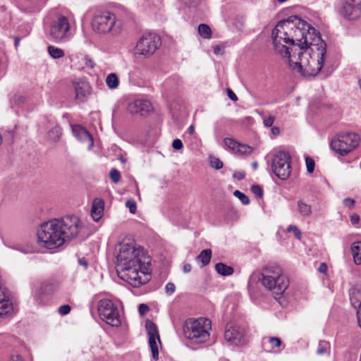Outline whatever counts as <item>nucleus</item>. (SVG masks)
<instances>
[{
	"label": "nucleus",
	"instance_id": "nucleus-1",
	"mask_svg": "<svg viewBox=\"0 0 361 361\" xmlns=\"http://www.w3.org/2000/svg\"><path fill=\"white\" fill-rule=\"evenodd\" d=\"M273 44L276 54L290 57L312 45L320 33L297 16L280 20L272 30Z\"/></svg>",
	"mask_w": 361,
	"mask_h": 361
},
{
	"label": "nucleus",
	"instance_id": "nucleus-2",
	"mask_svg": "<svg viewBox=\"0 0 361 361\" xmlns=\"http://www.w3.org/2000/svg\"><path fill=\"white\" fill-rule=\"evenodd\" d=\"M119 277L133 287L147 283L150 277V259L135 243H121L116 255Z\"/></svg>",
	"mask_w": 361,
	"mask_h": 361
},
{
	"label": "nucleus",
	"instance_id": "nucleus-3",
	"mask_svg": "<svg viewBox=\"0 0 361 361\" xmlns=\"http://www.w3.org/2000/svg\"><path fill=\"white\" fill-rule=\"evenodd\" d=\"M80 228V221L75 216L54 219L42 224L37 230L38 243L47 249L63 245L75 238Z\"/></svg>",
	"mask_w": 361,
	"mask_h": 361
},
{
	"label": "nucleus",
	"instance_id": "nucleus-4",
	"mask_svg": "<svg viewBox=\"0 0 361 361\" xmlns=\"http://www.w3.org/2000/svg\"><path fill=\"white\" fill-rule=\"evenodd\" d=\"M326 54V44L321 37H316L313 44L286 57L289 66L302 75H317L324 67V58Z\"/></svg>",
	"mask_w": 361,
	"mask_h": 361
},
{
	"label": "nucleus",
	"instance_id": "nucleus-5",
	"mask_svg": "<svg viewBox=\"0 0 361 361\" xmlns=\"http://www.w3.org/2000/svg\"><path fill=\"white\" fill-rule=\"evenodd\" d=\"M258 281H260L276 299L277 297L280 298L289 286V280L283 269L276 264H269L261 271H255L250 275L247 283L250 292L254 288V284Z\"/></svg>",
	"mask_w": 361,
	"mask_h": 361
},
{
	"label": "nucleus",
	"instance_id": "nucleus-6",
	"mask_svg": "<svg viewBox=\"0 0 361 361\" xmlns=\"http://www.w3.org/2000/svg\"><path fill=\"white\" fill-rule=\"evenodd\" d=\"M212 322L210 319L200 317L197 319H188L183 324V334L186 338L194 343L207 341L210 336Z\"/></svg>",
	"mask_w": 361,
	"mask_h": 361
},
{
	"label": "nucleus",
	"instance_id": "nucleus-7",
	"mask_svg": "<svg viewBox=\"0 0 361 361\" xmlns=\"http://www.w3.org/2000/svg\"><path fill=\"white\" fill-rule=\"evenodd\" d=\"M360 143L358 134L352 132L342 133L333 138L330 146L338 154L344 157L355 149Z\"/></svg>",
	"mask_w": 361,
	"mask_h": 361
},
{
	"label": "nucleus",
	"instance_id": "nucleus-8",
	"mask_svg": "<svg viewBox=\"0 0 361 361\" xmlns=\"http://www.w3.org/2000/svg\"><path fill=\"white\" fill-rule=\"evenodd\" d=\"M160 37L154 33H145L137 42L135 52L136 54L149 58L161 46Z\"/></svg>",
	"mask_w": 361,
	"mask_h": 361
},
{
	"label": "nucleus",
	"instance_id": "nucleus-9",
	"mask_svg": "<svg viewBox=\"0 0 361 361\" xmlns=\"http://www.w3.org/2000/svg\"><path fill=\"white\" fill-rule=\"evenodd\" d=\"M290 163L291 157L289 152L283 150L276 152L271 164L274 173L281 180L288 179L291 172Z\"/></svg>",
	"mask_w": 361,
	"mask_h": 361
},
{
	"label": "nucleus",
	"instance_id": "nucleus-10",
	"mask_svg": "<svg viewBox=\"0 0 361 361\" xmlns=\"http://www.w3.org/2000/svg\"><path fill=\"white\" fill-rule=\"evenodd\" d=\"M97 311L99 317L112 326L121 325V319L117 307L109 299H102L98 302Z\"/></svg>",
	"mask_w": 361,
	"mask_h": 361
},
{
	"label": "nucleus",
	"instance_id": "nucleus-11",
	"mask_svg": "<svg viewBox=\"0 0 361 361\" xmlns=\"http://www.w3.org/2000/svg\"><path fill=\"white\" fill-rule=\"evenodd\" d=\"M116 23V16L109 11L96 13L92 20V26L98 33H106L111 30Z\"/></svg>",
	"mask_w": 361,
	"mask_h": 361
},
{
	"label": "nucleus",
	"instance_id": "nucleus-12",
	"mask_svg": "<svg viewBox=\"0 0 361 361\" xmlns=\"http://www.w3.org/2000/svg\"><path fill=\"white\" fill-rule=\"evenodd\" d=\"M339 14L348 20H355L361 16V0H342Z\"/></svg>",
	"mask_w": 361,
	"mask_h": 361
},
{
	"label": "nucleus",
	"instance_id": "nucleus-13",
	"mask_svg": "<svg viewBox=\"0 0 361 361\" xmlns=\"http://www.w3.org/2000/svg\"><path fill=\"white\" fill-rule=\"evenodd\" d=\"M69 29L70 24L68 18L63 16H59L51 24L50 35L54 39L60 41L68 37Z\"/></svg>",
	"mask_w": 361,
	"mask_h": 361
},
{
	"label": "nucleus",
	"instance_id": "nucleus-14",
	"mask_svg": "<svg viewBox=\"0 0 361 361\" xmlns=\"http://www.w3.org/2000/svg\"><path fill=\"white\" fill-rule=\"evenodd\" d=\"M224 338L228 343L235 346H240L245 343L244 331L231 324L226 325Z\"/></svg>",
	"mask_w": 361,
	"mask_h": 361
},
{
	"label": "nucleus",
	"instance_id": "nucleus-15",
	"mask_svg": "<svg viewBox=\"0 0 361 361\" xmlns=\"http://www.w3.org/2000/svg\"><path fill=\"white\" fill-rule=\"evenodd\" d=\"M146 329L149 336V345L151 348L152 355L154 360L159 359V349L157 342L160 343L159 335L157 325L152 321L146 322Z\"/></svg>",
	"mask_w": 361,
	"mask_h": 361
},
{
	"label": "nucleus",
	"instance_id": "nucleus-16",
	"mask_svg": "<svg viewBox=\"0 0 361 361\" xmlns=\"http://www.w3.org/2000/svg\"><path fill=\"white\" fill-rule=\"evenodd\" d=\"M73 85L75 93V102L77 104L85 102L91 94V87L90 84L85 81H77L74 82Z\"/></svg>",
	"mask_w": 361,
	"mask_h": 361
},
{
	"label": "nucleus",
	"instance_id": "nucleus-17",
	"mask_svg": "<svg viewBox=\"0 0 361 361\" xmlns=\"http://www.w3.org/2000/svg\"><path fill=\"white\" fill-rule=\"evenodd\" d=\"M128 111L132 114L146 116L152 110V104L147 99H136L128 105Z\"/></svg>",
	"mask_w": 361,
	"mask_h": 361
},
{
	"label": "nucleus",
	"instance_id": "nucleus-18",
	"mask_svg": "<svg viewBox=\"0 0 361 361\" xmlns=\"http://www.w3.org/2000/svg\"><path fill=\"white\" fill-rule=\"evenodd\" d=\"M72 132L74 136L80 142L87 143L89 149L94 145V140L90 133L80 125H73L71 126Z\"/></svg>",
	"mask_w": 361,
	"mask_h": 361
},
{
	"label": "nucleus",
	"instance_id": "nucleus-19",
	"mask_svg": "<svg viewBox=\"0 0 361 361\" xmlns=\"http://www.w3.org/2000/svg\"><path fill=\"white\" fill-rule=\"evenodd\" d=\"M224 143L228 148L240 154H249L253 150V148L250 145L240 143L235 139L230 137H226L224 139Z\"/></svg>",
	"mask_w": 361,
	"mask_h": 361
},
{
	"label": "nucleus",
	"instance_id": "nucleus-20",
	"mask_svg": "<svg viewBox=\"0 0 361 361\" xmlns=\"http://www.w3.org/2000/svg\"><path fill=\"white\" fill-rule=\"evenodd\" d=\"M104 202L102 199L95 198L92 204L91 216L94 221H98L104 213Z\"/></svg>",
	"mask_w": 361,
	"mask_h": 361
},
{
	"label": "nucleus",
	"instance_id": "nucleus-21",
	"mask_svg": "<svg viewBox=\"0 0 361 361\" xmlns=\"http://www.w3.org/2000/svg\"><path fill=\"white\" fill-rule=\"evenodd\" d=\"M297 208L298 212L302 217L308 218L312 214L311 205L307 204L303 200H298L297 202Z\"/></svg>",
	"mask_w": 361,
	"mask_h": 361
},
{
	"label": "nucleus",
	"instance_id": "nucleus-22",
	"mask_svg": "<svg viewBox=\"0 0 361 361\" xmlns=\"http://www.w3.org/2000/svg\"><path fill=\"white\" fill-rule=\"evenodd\" d=\"M350 300L351 304L357 308L359 303L361 302V287H354L350 290Z\"/></svg>",
	"mask_w": 361,
	"mask_h": 361
},
{
	"label": "nucleus",
	"instance_id": "nucleus-23",
	"mask_svg": "<svg viewBox=\"0 0 361 361\" xmlns=\"http://www.w3.org/2000/svg\"><path fill=\"white\" fill-rule=\"evenodd\" d=\"M351 252L356 264H361V242L357 241L351 245Z\"/></svg>",
	"mask_w": 361,
	"mask_h": 361
},
{
	"label": "nucleus",
	"instance_id": "nucleus-24",
	"mask_svg": "<svg viewBox=\"0 0 361 361\" xmlns=\"http://www.w3.org/2000/svg\"><path fill=\"white\" fill-rule=\"evenodd\" d=\"M105 82L106 84V86L110 90H115L118 88L120 84L119 78L118 75L114 73H111L107 75Z\"/></svg>",
	"mask_w": 361,
	"mask_h": 361
},
{
	"label": "nucleus",
	"instance_id": "nucleus-25",
	"mask_svg": "<svg viewBox=\"0 0 361 361\" xmlns=\"http://www.w3.org/2000/svg\"><path fill=\"white\" fill-rule=\"evenodd\" d=\"M215 270L219 274L224 276H231L234 271L233 267L226 265L222 262L217 263L215 265Z\"/></svg>",
	"mask_w": 361,
	"mask_h": 361
},
{
	"label": "nucleus",
	"instance_id": "nucleus-26",
	"mask_svg": "<svg viewBox=\"0 0 361 361\" xmlns=\"http://www.w3.org/2000/svg\"><path fill=\"white\" fill-rule=\"evenodd\" d=\"M212 253V252L210 249L203 250L197 257V259L202 262L203 266H207L210 262Z\"/></svg>",
	"mask_w": 361,
	"mask_h": 361
},
{
	"label": "nucleus",
	"instance_id": "nucleus-27",
	"mask_svg": "<svg viewBox=\"0 0 361 361\" xmlns=\"http://www.w3.org/2000/svg\"><path fill=\"white\" fill-rule=\"evenodd\" d=\"M47 50L51 57L54 59H61L65 55V52L62 49L58 48L54 46H49Z\"/></svg>",
	"mask_w": 361,
	"mask_h": 361
},
{
	"label": "nucleus",
	"instance_id": "nucleus-28",
	"mask_svg": "<svg viewBox=\"0 0 361 361\" xmlns=\"http://www.w3.org/2000/svg\"><path fill=\"white\" fill-rule=\"evenodd\" d=\"M11 247L16 249L17 250H19L21 252H23L25 254L32 253L35 250V247L32 244H30L29 243H25L24 245H19V244H15V245L11 246Z\"/></svg>",
	"mask_w": 361,
	"mask_h": 361
},
{
	"label": "nucleus",
	"instance_id": "nucleus-29",
	"mask_svg": "<svg viewBox=\"0 0 361 361\" xmlns=\"http://www.w3.org/2000/svg\"><path fill=\"white\" fill-rule=\"evenodd\" d=\"M330 353V344L326 341H320L318 344L317 350V354L319 355H323L325 354H329Z\"/></svg>",
	"mask_w": 361,
	"mask_h": 361
},
{
	"label": "nucleus",
	"instance_id": "nucleus-30",
	"mask_svg": "<svg viewBox=\"0 0 361 361\" xmlns=\"http://www.w3.org/2000/svg\"><path fill=\"white\" fill-rule=\"evenodd\" d=\"M62 130L59 126L52 128L48 133V137L50 140L56 142L60 139Z\"/></svg>",
	"mask_w": 361,
	"mask_h": 361
},
{
	"label": "nucleus",
	"instance_id": "nucleus-31",
	"mask_svg": "<svg viewBox=\"0 0 361 361\" xmlns=\"http://www.w3.org/2000/svg\"><path fill=\"white\" fill-rule=\"evenodd\" d=\"M198 32L204 38H211L212 30L211 28L206 24H200L198 26Z\"/></svg>",
	"mask_w": 361,
	"mask_h": 361
},
{
	"label": "nucleus",
	"instance_id": "nucleus-32",
	"mask_svg": "<svg viewBox=\"0 0 361 361\" xmlns=\"http://www.w3.org/2000/svg\"><path fill=\"white\" fill-rule=\"evenodd\" d=\"M45 290H46V286L42 284V285H41L40 288L37 290L35 291V293L34 294V298H35L36 302H37V304H39V305L44 304V300H43V298H42V295L44 294Z\"/></svg>",
	"mask_w": 361,
	"mask_h": 361
},
{
	"label": "nucleus",
	"instance_id": "nucleus-33",
	"mask_svg": "<svg viewBox=\"0 0 361 361\" xmlns=\"http://www.w3.org/2000/svg\"><path fill=\"white\" fill-rule=\"evenodd\" d=\"M233 195L238 197L243 204L247 205L250 203V200L248 197L243 193L242 192L236 190L234 191Z\"/></svg>",
	"mask_w": 361,
	"mask_h": 361
},
{
	"label": "nucleus",
	"instance_id": "nucleus-34",
	"mask_svg": "<svg viewBox=\"0 0 361 361\" xmlns=\"http://www.w3.org/2000/svg\"><path fill=\"white\" fill-rule=\"evenodd\" d=\"M209 160L211 166L215 169H221L223 167V162L219 158L210 157Z\"/></svg>",
	"mask_w": 361,
	"mask_h": 361
},
{
	"label": "nucleus",
	"instance_id": "nucleus-35",
	"mask_svg": "<svg viewBox=\"0 0 361 361\" xmlns=\"http://www.w3.org/2000/svg\"><path fill=\"white\" fill-rule=\"evenodd\" d=\"M287 231L293 232L294 236L298 240H300L302 237L301 231L296 226H294V225L288 226V227L287 228Z\"/></svg>",
	"mask_w": 361,
	"mask_h": 361
},
{
	"label": "nucleus",
	"instance_id": "nucleus-36",
	"mask_svg": "<svg viewBox=\"0 0 361 361\" xmlns=\"http://www.w3.org/2000/svg\"><path fill=\"white\" fill-rule=\"evenodd\" d=\"M305 164H306L307 172L310 173H312L314 170V166H315L314 161L312 158L307 157L305 158Z\"/></svg>",
	"mask_w": 361,
	"mask_h": 361
},
{
	"label": "nucleus",
	"instance_id": "nucleus-37",
	"mask_svg": "<svg viewBox=\"0 0 361 361\" xmlns=\"http://www.w3.org/2000/svg\"><path fill=\"white\" fill-rule=\"evenodd\" d=\"M111 180L116 183L120 180L121 173L116 169H112L109 173Z\"/></svg>",
	"mask_w": 361,
	"mask_h": 361
},
{
	"label": "nucleus",
	"instance_id": "nucleus-38",
	"mask_svg": "<svg viewBox=\"0 0 361 361\" xmlns=\"http://www.w3.org/2000/svg\"><path fill=\"white\" fill-rule=\"evenodd\" d=\"M251 191L257 198H261L263 196V190L259 185H252Z\"/></svg>",
	"mask_w": 361,
	"mask_h": 361
},
{
	"label": "nucleus",
	"instance_id": "nucleus-39",
	"mask_svg": "<svg viewBox=\"0 0 361 361\" xmlns=\"http://www.w3.org/2000/svg\"><path fill=\"white\" fill-rule=\"evenodd\" d=\"M126 206L129 209L131 214H135L137 210L136 202L134 200H129L126 202Z\"/></svg>",
	"mask_w": 361,
	"mask_h": 361
},
{
	"label": "nucleus",
	"instance_id": "nucleus-40",
	"mask_svg": "<svg viewBox=\"0 0 361 361\" xmlns=\"http://www.w3.org/2000/svg\"><path fill=\"white\" fill-rule=\"evenodd\" d=\"M269 342L271 345L272 348L279 347L281 345V341L278 337H270Z\"/></svg>",
	"mask_w": 361,
	"mask_h": 361
},
{
	"label": "nucleus",
	"instance_id": "nucleus-41",
	"mask_svg": "<svg viewBox=\"0 0 361 361\" xmlns=\"http://www.w3.org/2000/svg\"><path fill=\"white\" fill-rule=\"evenodd\" d=\"M275 121V116H269L263 118V123L266 127H271Z\"/></svg>",
	"mask_w": 361,
	"mask_h": 361
},
{
	"label": "nucleus",
	"instance_id": "nucleus-42",
	"mask_svg": "<svg viewBox=\"0 0 361 361\" xmlns=\"http://www.w3.org/2000/svg\"><path fill=\"white\" fill-rule=\"evenodd\" d=\"M71 311V307L68 305H63L59 307V312L61 315H66L68 314Z\"/></svg>",
	"mask_w": 361,
	"mask_h": 361
},
{
	"label": "nucleus",
	"instance_id": "nucleus-43",
	"mask_svg": "<svg viewBox=\"0 0 361 361\" xmlns=\"http://www.w3.org/2000/svg\"><path fill=\"white\" fill-rule=\"evenodd\" d=\"M166 293L172 295L176 290V286L173 283H168L165 286Z\"/></svg>",
	"mask_w": 361,
	"mask_h": 361
},
{
	"label": "nucleus",
	"instance_id": "nucleus-44",
	"mask_svg": "<svg viewBox=\"0 0 361 361\" xmlns=\"http://www.w3.org/2000/svg\"><path fill=\"white\" fill-rule=\"evenodd\" d=\"M355 204V201L350 198V197H346L343 200V204L350 209L353 208Z\"/></svg>",
	"mask_w": 361,
	"mask_h": 361
},
{
	"label": "nucleus",
	"instance_id": "nucleus-45",
	"mask_svg": "<svg viewBox=\"0 0 361 361\" xmlns=\"http://www.w3.org/2000/svg\"><path fill=\"white\" fill-rule=\"evenodd\" d=\"M172 147H173L175 149H182V148H183V145L182 141H181L180 139H175V140L173 141Z\"/></svg>",
	"mask_w": 361,
	"mask_h": 361
},
{
	"label": "nucleus",
	"instance_id": "nucleus-46",
	"mask_svg": "<svg viewBox=\"0 0 361 361\" xmlns=\"http://www.w3.org/2000/svg\"><path fill=\"white\" fill-rule=\"evenodd\" d=\"M138 310L140 315H145L149 310V308L146 304H140Z\"/></svg>",
	"mask_w": 361,
	"mask_h": 361
},
{
	"label": "nucleus",
	"instance_id": "nucleus-47",
	"mask_svg": "<svg viewBox=\"0 0 361 361\" xmlns=\"http://www.w3.org/2000/svg\"><path fill=\"white\" fill-rule=\"evenodd\" d=\"M227 95L229 97L230 99H231L233 102H236L238 100V97L236 94L233 92L232 90L230 88L226 89Z\"/></svg>",
	"mask_w": 361,
	"mask_h": 361
},
{
	"label": "nucleus",
	"instance_id": "nucleus-48",
	"mask_svg": "<svg viewBox=\"0 0 361 361\" xmlns=\"http://www.w3.org/2000/svg\"><path fill=\"white\" fill-rule=\"evenodd\" d=\"M360 216L356 214H353L350 216V222L354 226H357L360 223Z\"/></svg>",
	"mask_w": 361,
	"mask_h": 361
},
{
	"label": "nucleus",
	"instance_id": "nucleus-49",
	"mask_svg": "<svg viewBox=\"0 0 361 361\" xmlns=\"http://www.w3.org/2000/svg\"><path fill=\"white\" fill-rule=\"evenodd\" d=\"M13 99L17 104H22L25 101V97L20 94H16Z\"/></svg>",
	"mask_w": 361,
	"mask_h": 361
},
{
	"label": "nucleus",
	"instance_id": "nucleus-50",
	"mask_svg": "<svg viewBox=\"0 0 361 361\" xmlns=\"http://www.w3.org/2000/svg\"><path fill=\"white\" fill-rule=\"evenodd\" d=\"M245 176V174L243 171H237L233 173V178L240 180H243Z\"/></svg>",
	"mask_w": 361,
	"mask_h": 361
},
{
	"label": "nucleus",
	"instance_id": "nucleus-51",
	"mask_svg": "<svg viewBox=\"0 0 361 361\" xmlns=\"http://www.w3.org/2000/svg\"><path fill=\"white\" fill-rule=\"evenodd\" d=\"M78 264L82 267H84L85 269H87L88 267V263L87 259L85 257L80 258L78 259Z\"/></svg>",
	"mask_w": 361,
	"mask_h": 361
},
{
	"label": "nucleus",
	"instance_id": "nucleus-52",
	"mask_svg": "<svg viewBox=\"0 0 361 361\" xmlns=\"http://www.w3.org/2000/svg\"><path fill=\"white\" fill-rule=\"evenodd\" d=\"M318 270L321 273H326V271H327V266H326V264L325 263H321L319 267Z\"/></svg>",
	"mask_w": 361,
	"mask_h": 361
},
{
	"label": "nucleus",
	"instance_id": "nucleus-53",
	"mask_svg": "<svg viewBox=\"0 0 361 361\" xmlns=\"http://www.w3.org/2000/svg\"><path fill=\"white\" fill-rule=\"evenodd\" d=\"M192 267L190 264L186 263L183 267V271L184 273H189L191 271Z\"/></svg>",
	"mask_w": 361,
	"mask_h": 361
},
{
	"label": "nucleus",
	"instance_id": "nucleus-54",
	"mask_svg": "<svg viewBox=\"0 0 361 361\" xmlns=\"http://www.w3.org/2000/svg\"><path fill=\"white\" fill-rule=\"evenodd\" d=\"M271 130L272 134L274 135H278L280 133V129H279V128H278L276 126L272 127Z\"/></svg>",
	"mask_w": 361,
	"mask_h": 361
},
{
	"label": "nucleus",
	"instance_id": "nucleus-55",
	"mask_svg": "<svg viewBox=\"0 0 361 361\" xmlns=\"http://www.w3.org/2000/svg\"><path fill=\"white\" fill-rule=\"evenodd\" d=\"M221 51V48L220 46H216L214 48V52L216 54H219Z\"/></svg>",
	"mask_w": 361,
	"mask_h": 361
},
{
	"label": "nucleus",
	"instance_id": "nucleus-56",
	"mask_svg": "<svg viewBox=\"0 0 361 361\" xmlns=\"http://www.w3.org/2000/svg\"><path fill=\"white\" fill-rule=\"evenodd\" d=\"M358 326L361 328V313H357Z\"/></svg>",
	"mask_w": 361,
	"mask_h": 361
},
{
	"label": "nucleus",
	"instance_id": "nucleus-57",
	"mask_svg": "<svg viewBox=\"0 0 361 361\" xmlns=\"http://www.w3.org/2000/svg\"><path fill=\"white\" fill-rule=\"evenodd\" d=\"M188 133L190 134V135H192L195 132V128L193 126H190L188 129Z\"/></svg>",
	"mask_w": 361,
	"mask_h": 361
},
{
	"label": "nucleus",
	"instance_id": "nucleus-58",
	"mask_svg": "<svg viewBox=\"0 0 361 361\" xmlns=\"http://www.w3.org/2000/svg\"><path fill=\"white\" fill-rule=\"evenodd\" d=\"M19 42H20V39L19 37H16L15 38V46L17 47L19 44Z\"/></svg>",
	"mask_w": 361,
	"mask_h": 361
},
{
	"label": "nucleus",
	"instance_id": "nucleus-59",
	"mask_svg": "<svg viewBox=\"0 0 361 361\" xmlns=\"http://www.w3.org/2000/svg\"><path fill=\"white\" fill-rule=\"evenodd\" d=\"M11 361H22V358L20 356H16L15 358H13Z\"/></svg>",
	"mask_w": 361,
	"mask_h": 361
},
{
	"label": "nucleus",
	"instance_id": "nucleus-60",
	"mask_svg": "<svg viewBox=\"0 0 361 361\" xmlns=\"http://www.w3.org/2000/svg\"><path fill=\"white\" fill-rule=\"evenodd\" d=\"M357 313H361V302L359 303L357 306Z\"/></svg>",
	"mask_w": 361,
	"mask_h": 361
},
{
	"label": "nucleus",
	"instance_id": "nucleus-61",
	"mask_svg": "<svg viewBox=\"0 0 361 361\" xmlns=\"http://www.w3.org/2000/svg\"><path fill=\"white\" fill-rule=\"evenodd\" d=\"M252 167L256 169L257 168V162H253L252 163Z\"/></svg>",
	"mask_w": 361,
	"mask_h": 361
}]
</instances>
